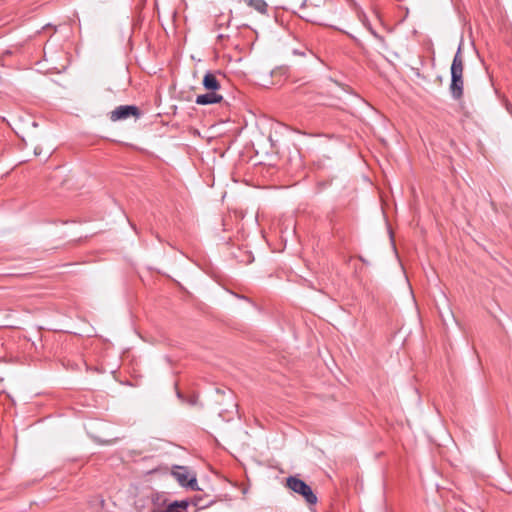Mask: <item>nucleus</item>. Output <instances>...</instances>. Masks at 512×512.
Masks as SVG:
<instances>
[{
	"instance_id": "1",
	"label": "nucleus",
	"mask_w": 512,
	"mask_h": 512,
	"mask_svg": "<svg viewBox=\"0 0 512 512\" xmlns=\"http://www.w3.org/2000/svg\"><path fill=\"white\" fill-rule=\"evenodd\" d=\"M286 483L287 487L293 492L301 495L307 504L315 505L317 503V496L313 492L312 488L303 480L295 476H289L286 480Z\"/></svg>"
},
{
	"instance_id": "2",
	"label": "nucleus",
	"mask_w": 512,
	"mask_h": 512,
	"mask_svg": "<svg viewBox=\"0 0 512 512\" xmlns=\"http://www.w3.org/2000/svg\"><path fill=\"white\" fill-rule=\"evenodd\" d=\"M141 111L136 105H120L109 113L112 122L126 120L129 117L140 118Z\"/></svg>"
},
{
	"instance_id": "3",
	"label": "nucleus",
	"mask_w": 512,
	"mask_h": 512,
	"mask_svg": "<svg viewBox=\"0 0 512 512\" xmlns=\"http://www.w3.org/2000/svg\"><path fill=\"white\" fill-rule=\"evenodd\" d=\"M172 475L178 481V483L183 487H189L192 490H197V479L195 476L189 475V471L185 467L177 466L172 471Z\"/></svg>"
},
{
	"instance_id": "4",
	"label": "nucleus",
	"mask_w": 512,
	"mask_h": 512,
	"mask_svg": "<svg viewBox=\"0 0 512 512\" xmlns=\"http://www.w3.org/2000/svg\"><path fill=\"white\" fill-rule=\"evenodd\" d=\"M449 90L453 99L460 100L463 97L464 92L463 76H459L458 74L451 75Z\"/></svg>"
},
{
	"instance_id": "5",
	"label": "nucleus",
	"mask_w": 512,
	"mask_h": 512,
	"mask_svg": "<svg viewBox=\"0 0 512 512\" xmlns=\"http://www.w3.org/2000/svg\"><path fill=\"white\" fill-rule=\"evenodd\" d=\"M463 72L464 57L462 55V47L460 44L451 64V75L458 74L459 76H463Z\"/></svg>"
},
{
	"instance_id": "6",
	"label": "nucleus",
	"mask_w": 512,
	"mask_h": 512,
	"mask_svg": "<svg viewBox=\"0 0 512 512\" xmlns=\"http://www.w3.org/2000/svg\"><path fill=\"white\" fill-rule=\"evenodd\" d=\"M223 100V97L216 92L209 91L205 94L198 95L196 97L195 103L198 105H209L220 103Z\"/></svg>"
},
{
	"instance_id": "7",
	"label": "nucleus",
	"mask_w": 512,
	"mask_h": 512,
	"mask_svg": "<svg viewBox=\"0 0 512 512\" xmlns=\"http://www.w3.org/2000/svg\"><path fill=\"white\" fill-rule=\"evenodd\" d=\"M188 507V502L183 501H173L168 502L164 509H152L151 512H184Z\"/></svg>"
},
{
	"instance_id": "8",
	"label": "nucleus",
	"mask_w": 512,
	"mask_h": 512,
	"mask_svg": "<svg viewBox=\"0 0 512 512\" xmlns=\"http://www.w3.org/2000/svg\"><path fill=\"white\" fill-rule=\"evenodd\" d=\"M203 86L206 90L216 92L220 88V83L215 74L207 72L203 78Z\"/></svg>"
},
{
	"instance_id": "9",
	"label": "nucleus",
	"mask_w": 512,
	"mask_h": 512,
	"mask_svg": "<svg viewBox=\"0 0 512 512\" xmlns=\"http://www.w3.org/2000/svg\"><path fill=\"white\" fill-rule=\"evenodd\" d=\"M243 2L262 15H266L268 12V4L265 0H243Z\"/></svg>"
},
{
	"instance_id": "10",
	"label": "nucleus",
	"mask_w": 512,
	"mask_h": 512,
	"mask_svg": "<svg viewBox=\"0 0 512 512\" xmlns=\"http://www.w3.org/2000/svg\"><path fill=\"white\" fill-rule=\"evenodd\" d=\"M216 393L221 394L226 398V403L229 405V407L231 409L237 408V403L235 401L234 394L230 389L225 390V389L216 388Z\"/></svg>"
},
{
	"instance_id": "11",
	"label": "nucleus",
	"mask_w": 512,
	"mask_h": 512,
	"mask_svg": "<svg viewBox=\"0 0 512 512\" xmlns=\"http://www.w3.org/2000/svg\"><path fill=\"white\" fill-rule=\"evenodd\" d=\"M153 509H164L168 503V499L163 493H155L152 496Z\"/></svg>"
},
{
	"instance_id": "12",
	"label": "nucleus",
	"mask_w": 512,
	"mask_h": 512,
	"mask_svg": "<svg viewBox=\"0 0 512 512\" xmlns=\"http://www.w3.org/2000/svg\"><path fill=\"white\" fill-rule=\"evenodd\" d=\"M365 25H366V27L368 28V30L370 31V33H371V34H372V35H373L377 40H379V41H381V42H382V41H384L383 36L379 35V34H378V33H377L373 28H372V26H371L369 23H367V24H365Z\"/></svg>"
},
{
	"instance_id": "13",
	"label": "nucleus",
	"mask_w": 512,
	"mask_h": 512,
	"mask_svg": "<svg viewBox=\"0 0 512 512\" xmlns=\"http://www.w3.org/2000/svg\"><path fill=\"white\" fill-rule=\"evenodd\" d=\"M304 17L310 21V22H313V23H319L320 22V19L317 18V17H313V16H310L308 14H305Z\"/></svg>"
}]
</instances>
